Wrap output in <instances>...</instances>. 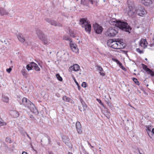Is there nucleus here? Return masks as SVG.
<instances>
[{
    "mask_svg": "<svg viewBox=\"0 0 154 154\" xmlns=\"http://www.w3.org/2000/svg\"><path fill=\"white\" fill-rule=\"evenodd\" d=\"M88 144L92 147L93 148V146H92L90 143H88Z\"/></svg>",
    "mask_w": 154,
    "mask_h": 154,
    "instance_id": "4d7b16f0",
    "label": "nucleus"
},
{
    "mask_svg": "<svg viewBox=\"0 0 154 154\" xmlns=\"http://www.w3.org/2000/svg\"><path fill=\"white\" fill-rule=\"evenodd\" d=\"M56 76L57 79L60 82H62L63 80L62 78L60 76L59 74H57L56 75Z\"/></svg>",
    "mask_w": 154,
    "mask_h": 154,
    "instance_id": "c756f323",
    "label": "nucleus"
},
{
    "mask_svg": "<svg viewBox=\"0 0 154 154\" xmlns=\"http://www.w3.org/2000/svg\"><path fill=\"white\" fill-rule=\"evenodd\" d=\"M22 154H27V152H26L23 151L22 152Z\"/></svg>",
    "mask_w": 154,
    "mask_h": 154,
    "instance_id": "603ef678",
    "label": "nucleus"
},
{
    "mask_svg": "<svg viewBox=\"0 0 154 154\" xmlns=\"http://www.w3.org/2000/svg\"><path fill=\"white\" fill-rule=\"evenodd\" d=\"M73 79L75 83H76V85H77V86H79V87H80V86L79 85L78 83L76 81L75 78L73 76Z\"/></svg>",
    "mask_w": 154,
    "mask_h": 154,
    "instance_id": "ea45409f",
    "label": "nucleus"
},
{
    "mask_svg": "<svg viewBox=\"0 0 154 154\" xmlns=\"http://www.w3.org/2000/svg\"><path fill=\"white\" fill-rule=\"evenodd\" d=\"M139 153L140 154H143L142 153H141L140 152V151H139Z\"/></svg>",
    "mask_w": 154,
    "mask_h": 154,
    "instance_id": "0e129e2a",
    "label": "nucleus"
},
{
    "mask_svg": "<svg viewBox=\"0 0 154 154\" xmlns=\"http://www.w3.org/2000/svg\"><path fill=\"white\" fill-rule=\"evenodd\" d=\"M21 72L25 78H26L27 77L28 74L27 72V71L26 70L25 67H23L21 71Z\"/></svg>",
    "mask_w": 154,
    "mask_h": 154,
    "instance_id": "6ab92c4d",
    "label": "nucleus"
},
{
    "mask_svg": "<svg viewBox=\"0 0 154 154\" xmlns=\"http://www.w3.org/2000/svg\"><path fill=\"white\" fill-rule=\"evenodd\" d=\"M114 41V39H110L108 40L107 42V45L109 47H111V45L113 43Z\"/></svg>",
    "mask_w": 154,
    "mask_h": 154,
    "instance_id": "a878e982",
    "label": "nucleus"
},
{
    "mask_svg": "<svg viewBox=\"0 0 154 154\" xmlns=\"http://www.w3.org/2000/svg\"><path fill=\"white\" fill-rule=\"evenodd\" d=\"M94 28L95 32L97 34H101L103 30V27L97 23L94 25Z\"/></svg>",
    "mask_w": 154,
    "mask_h": 154,
    "instance_id": "39448f33",
    "label": "nucleus"
},
{
    "mask_svg": "<svg viewBox=\"0 0 154 154\" xmlns=\"http://www.w3.org/2000/svg\"><path fill=\"white\" fill-rule=\"evenodd\" d=\"M123 51L125 52V51Z\"/></svg>",
    "mask_w": 154,
    "mask_h": 154,
    "instance_id": "774afa93",
    "label": "nucleus"
},
{
    "mask_svg": "<svg viewBox=\"0 0 154 154\" xmlns=\"http://www.w3.org/2000/svg\"><path fill=\"white\" fill-rule=\"evenodd\" d=\"M47 138H48V140L49 143H50L51 142V140H50V137H49L48 136H47Z\"/></svg>",
    "mask_w": 154,
    "mask_h": 154,
    "instance_id": "49530a36",
    "label": "nucleus"
},
{
    "mask_svg": "<svg viewBox=\"0 0 154 154\" xmlns=\"http://www.w3.org/2000/svg\"><path fill=\"white\" fill-rule=\"evenodd\" d=\"M121 46L119 47V49L124 48L126 46V45L123 42H121Z\"/></svg>",
    "mask_w": 154,
    "mask_h": 154,
    "instance_id": "473e14b6",
    "label": "nucleus"
},
{
    "mask_svg": "<svg viewBox=\"0 0 154 154\" xmlns=\"http://www.w3.org/2000/svg\"><path fill=\"white\" fill-rule=\"evenodd\" d=\"M80 101L81 103H82V106L83 108V111H85L86 109H87V106L84 101L82 99Z\"/></svg>",
    "mask_w": 154,
    "mask_h": 154,
    "instance_id": "b1692460",
    "label": "nucleus"
},
{
    "mask_svg": "<svg viewBox=\"0 0 154 154\" xmlns=\"http://www.w3.org/2000/svg\"><path fill=\"white\" fill-rule=\"evenodd\" d=\"M20 105L23 104L25 107L28 108L31 112L37 115L38 114V112L34 105L29 100H28L26 97H23L22 100H17Z\"/></svg>",
    "mask_w": 154,
    "mask_h": 154,
    "instance_id": "7ed1b4c3",
    "label": "nucleus"
},
{
    "mask_svg": "<svg viewBox=\"0 0 154 154\" xmlns=\"http://www.w3.org/2000/svg\"><path fill=\"white\" fill-rule=\"evenodd\" d=\"M2 100L3 102L8 103V102L9 98L8 97L5 95H2Z\"/></svg>",
    "mask_w": 154,
    "mask_h": 154,
    "instance_id": "393cba45",
    "label": "nucleus"
},
{
    "mask_svg": "<svg viewBox=\"0 0 154 154\" xmlns=\"http://www.w3.org/2000/svg\"><path fill=\"white\" fill-rule=\"evenodd\" d=\"M97 100L98 101V102L100 104L102 105L103 106V103H102L100 99H97Z\"/></svg>",
    "mask_w": 154,
    "mask_h": 154,
    "instance_id": "c03bdc74",
    "label": "nucleus"
},
{
    "mask_svg": "<svg viewBox=\"0 0 154 154\" xmlns=\"http://www.w3.org/2000/svg\"><path fill=\"white\" fill-rule=\"evenodd\" d=\"M133 80L137 85H139V82L138 81L137 79L136 78H133Z\"/></svg>",
    "mask_w": 154,
    "mask_h": 154,
    "instance_id": "72a5a7b5",
    "label": "nucleus"
},
{
    "mask_svg": "<svg viewBox=\"0 0 154 154\" xmlns=\"http://www.w3.org/2000/svg\"><path fill=\"white\" fill-rule=\"evenodd\" d=\"M33 62H31L29 64L27 65L26 66V68L28 71L32 70V68H33Z\"/></svg>",
    "mask_w": 154,
    "mask_h": 154,
    "instance_id": "aec40b11",
    "label": "nucleus"
},
{
    "mask_svg": "<svg viewBox=\"0 0 154 154\" xmlns=\"http://www.w3.org/2000/svg\"><path fill=\"white\" fill-rule=\"evenodd\" d=\"M146 82H147V81L146 80H145L144 81V83H146Z\"/></svg>",
    "mask_w": 154,
    "mask_h": 154,
    "instance_id": "13d9d810",
    "label": "nucleus"
},
{
    "mask_svg": "<svg viewBox=\"0 0 154 154\" xmlns=\"http://www.w3.org/2000/svg\"><path fill=\"white\" fill-rule=\"evenodd\" d=\"M10 113L11 116L14 118H17L19 116V113L16 110H12L11 111Z\"/></svg>",
    "mask_w": 154,
    "mask_h": 154,
    "instance_id": "9b49d317",
    "label": "nucleus"
},
{
    "mask_svg": "<svg viewBox=\"0 0 154 154\" xmlns=\"http://www.w3.org/2000/svg\"><path fill=\"white\" fill-rule=\"evenodd\" d=\"M45 20L47 22L50 23L51 25H54L55 22V21L52 20H51L49 18H45Z\"/></svg>",
    "mask_w": 154,
    "mask_h": 154,
    "instance_id": "4be33fe9",
    "label": "nucleus"
},
{
    "mask_svg": "<svg viewBox=\"0 0 154 154\" xmlns=\"http://www.w3.org/2000/svg\"><path fill=\"white\" fill-rule=\"evenodd\" d=\"M36 33L39 38L40 40L43 37L45 36L42 31L40 30L37 29L36 31Z\"/></svg>",
    "mask_w": 154,
    "mask_h": 154,
    "instance_id": "ddd939ff",
    "label": "nucleus"
},
{
    "mask_svg": "<svg viewBox=\"0 0 154 154\" xmlns=\"http://www.w3.org/2000/svg\"><path fill=\"white\" fill-rule=\"evenodd\" d=\"M42 142V140H41V142Z\"/></svg>",
    "mask_w": 154,
    "mask_h": 154,
    "instance_id": "338daca9",
    "label": "nucleus"
},
{
    "mask_svg": "<svg viewBox=\"0 0 154 154\" xmlns=\"http://www.w3.org/2000/svg\"><path fill=\"white\" fill-rule=\"evenodd\" d=\"M113 21L110 20L109 23L111 25H115L116 27H109L106 32L105 35L106 36L113 37L116 35L118 32V28L121 29L130 33L132 30L131 27L128 23L124 21L120 20H115Z\"/></svg>",
    "mask_w": 154,
    "mask_h": 154,
    "instance_id": "f257e3e1",
    "label": "nucleus"
},
{
    "mask_svg": "<svg viewBox=\"0 0 154 154\" xmlns=\"http://www.w3.org/2000/svg\"><path fill=\"white\" fill-rule=\"evenodd\" d=\"M141 2L143 5L146 6H149L152 3V0H141Z\"/></svg>",
    "mask_w": 154,
    "mask_h": 154,
    "instance_id": "4468645a",
    "label": "nucleus"
},
{
    "mask_svg": "<svg viewBox=\"0 0 154 154\" xmlns=\"http://www.w3.org/2000/svg\"><path fill=\"white\" fill-rule=\"evenodd\" d=\"M116 63L119 65V66L121 67L122 66V63L119 60H116Z\"/></svg>",
    "mask_w": 154,
    "mask_h": 154,
    "instance_id": "a19ab883",
    "label": "nucleus"
},
{
    "mask_svg": "<svg viewBox=\"0 0 154 154\" xmlns=\"http://www.w3.org/2000/svg\"><path fill=\"white\" fill-rule=\"evenodd\" d=\"M69 33H70V35L71 36L73 37V38H75V35L74 34V32H72V31H69Z\"/></svg>",
    "mask_w": 154,
    "mask_h": 154,
    "instance_id": "e433bc0d",
    "label": "nucleus"
},
{
    "mask_svg": "<svg viewBox=\"0 0 154 154\" xmlns=\"http://www.w3.org/2000/svg\"><path fill=\"white\" fill-rule=\"evenodd\" d=\"M145 60H147V59L146 58H145Z\"/></svg>",
    "mask_w": 154,
    "mask_h": 154,
    "instance_id": "e2e57ef3",
    "label": "nucleus"
},
{
    "mask_svg": "<svg viewBox=\"0 0 154 154\" xmlns=\"http://www.w3.org/2000/svg\"><path fill=\"white\" fill-rule=\"evenodd\" d=\"M151 132H152V135H151V136L152 137V134H154V128H153L152 129V131Z\"/></svg>",
    "mask_w": 154,
    "mask_h": 154,
    "instance_id": "8fccbe9b",
    "label": "nucleus"
},
{
    "mask_svg": "<svg viewBox=\"0 0 154 154\" xmlns=\"http://www.w3.org/2000/svg\"><path fill=\"white\" fill-rule=\"evenodd\" d=\"M117 44H118V47H117V49H119V47L121 46V42L119 41H119H117Z\"/></svg>",
    "mask_w": 154,
    "mask_h": 154,
    "instance_id": "4c0bfd02",
    "label": "nucleus"
},
{
    "mask_svg": "<svg viewBox=\"0 0 154 154\" xmlns=\"http://www.w3.org/2000/svg\"><path fill=\"white\" fill-rule=\"evenodd\" d=\"M9 14L8 12L2 8H0V14L1 16L8 15Z\"/></svg>",
    "mask_w": 154,
    "mask_h": 154,
    "instance_id": "dca6fc26",
    "label": "nucleus"
},
{
    "mask_svg": "<svg viewBox=\"0 0 154 154\" xmlns=\"http://www.w3.org/2000/svg\"><path fill=\"white\" fill-rule=\"evenodd\" d=\"M93 1L92 0H81V4L85 6H88L89 2L93 4Z\"/></svg>",
    "mask_w": 154,
    "mask_h": 154,
    "instance_id": "9d476101",
    "label": "nucleus"
},
{
    "mask_svg": "<svg viewBox=\"0 0 154 154\" xmlns=\"http://www.w3.org/2000/svg\"><path fill=\"white\" fill-rule=\"evenodd\" d=\"M5 141L6 142L9 143H11V139L10 137H7L6 138Z\"/></svg>",
    "mask_w": 154,
    "mask_h": 154,
    "instance_id": "c9c22d12",
    "label": "nucleus"
},
{
    "mask_svg": "<svg viewBox=\"0 0 154 154\" xmlns=\"http://www.w3.org/2000/svg\"><path fill=\"white\" fill-rule=\"evenodd\" d=\"M33 67L34 68V69L36 71H39L40 70V68L38 66V65L35 63L33 62Z\"/></svg>",
    "mask_w": 154,
    "mask_h": 154,
    "instance_id": "5701e85b",
    "label": "nucleus"
},
{
    "mask_svg": "<svg viewBox=\"0 0 154 154\" xmlns=\"http://www.w3.org/2000/svg\"><path fill=\"white\" fill-rule=\"evenodd\" d=\"M3 75V72L1 71H0V77H2Z\"/></svg>",
    "mask_w": 154,
    "mask_h": 154,
    "instance_id": "09e8293b",
    "label": "nucleus"
},
{
    "mask_svg": "<svg viewBox=\"0 0 154 154\" xmlns=\"http://www.w3.org/2000/svg\"><path fill=\"white\" fill-rule=\"evenodd\" d=\"M134 8V5L133 4H129L128 8V14L129 16L132 17H135L137 14L140 16H143L146 14L144 8L142 6H138Z\"/></svg>",
    "mask_w": 154,
    "mask_h": 154,
    "instance_id": "f03ea898",
    "label": "nucleus"
},
{
    "mask_svg": "<svg viewBox=\"0 0 154 154\" xmlns=\"http://www.w3.org/2000/svg\"><path fill=\"white\" fill-rule=\"evenodd\" d=\"M146 131L148 135L150 137L152 138V137L151 136V135H152V131H151L152 128L151 126L149 125L146 126Z\"/></svg>",
    "mask_w": 154,
    "mask_h": 154,
    "instance_id": "f3484780",
    "label": "nucleus"
},
{
    "mask_svg": "<svg viewBox=\"0 0 154 154\" xmlns=\"http://www.w3.org/2000/svg\"><path fill=\"white\" fill-rule=\"evenodd\" d=\"M87 84L85 82H83L82 84V87L85 88L86 87Z\"/></svg>",
    "mask_w": 154,
    "mask_h": 154,
    "instance_id": "79ce46f5",
    "label": "nucleus"
},
{
    "mask_svg": "<svg viewBox=\"0 0 154 154\" xmlns=\"http://www.w3.org/2000/svg\"><path fill=\"white\" fill-rule=\"evenodd\" d=\"M107 103H108V105L109 106V104H110V103L109 102V101H107Z\"/></svg>",
    "mask_w": 154,
    "mask_h": 154,
    "instance_id": "6e6d98bb",
    "label": "nucleus"
},
{
    "mask_svg": "<svg viewBox=\"0 0 154 154\" xmlns=\"http://www.w3.org/2000/svg\"><path fill=\"white\" fill-rule=\"evenodd\" d=\"M63 142L66 145H68L69 142V138L67 137L64 136L62 138Z\"/></svg>",
    "mask_w": 154,
    "mask_h": 154,
    "instance_id": "412c9836",
    "label": "nucleus"
},
{
    "mask_svg": "<svg viewBox=\"0 0 154 154\" xmlns=\"http://www.w3.org/2000/svg\"><path fill=\"white\" fill-rule=\"evenodd\" d=\"M41 40H42L44 44L46 45H48L50 43V40L46 35L43 37Z\"/></svg>",
    "mask_w": 154,
    "mask_h": 154,
    "instance_id": "1a4fd4ad",
    "label": "nucleus"
},
{
    "mask_svg": "<svg viewBox=\"0 0 154 154\" xmlns=\"http://www.w3.org/2000/svg\"><path fill=\"white\" fill-rule=\"evenodd\" d=\"M63 39L65 40L69 41L70 42H72V39L66 35H64L63 36Z\"/></svg>",
    "mask_w": 154,
    "mask_h": 154,
    "instance_id": "c85d7f7f",
    "label": "nucleus"
},
{
    "mask_svg": "<svg viewBox=\"0 0 154 154\" xmlns=\"http://www.w3.org/2000/svg\"><path fill=\"white\" fill-rule=\"evenodd\" d=\"M69 69H73L75 71H77L79 69L80 66L78 64H75L70 66Z\"/></svg>",
    "mask_w": 154,
    "mask_h": 154,
    "instance_id": "2eb2a0df",
    "label": "nucleus"
},
{
    "mask_svg": "<svg viewBox=\"0 0 154 154\" xmlns=\"http://www.w3.org/2000/svg\"><path fill=\"white\" fill-rule=\"evenodd\" d=\"M100 74L102 76H104L105 75V73L103 71H101L100 72Z\"/></svg>",
    "mask_w": 154,
    "mask_h": 154,
    "instance_id": "37998d69",
    "label": "nucleus"
},
{
    "mask_svg": "<svg viewBox=\"0 0 154 154\" xmlns=\"http://www.w3.org/2000/svg\"><path fill=\"white\" fill-rule=\"evenodd\" d=\"M97 69L100 72L103 71V69L102 67L100 66H97Z\"/></svg>",
    "mask_w": 154,
    "mask_h": 154,
    "instance_id": "58836bf2",
    "label": "nucleus"
},
{
    "mask_svg": "<svg viewBox=\"0 0 154 154\" xmlns=\"http://www.w3.org/2000/svg\"><path fill=\"white\" fill-rule=\"evenodd\" d=\"M123 70L126 71V69L124 67L123 65L120 67Z\"/></svg>",
    "mask_w": 154,
    "mask_h": 154,
    "instance_id": "de8ad7c7",
    "label": "nucleus"
},
{
    "mask_svg": "<svg viewBox=\"0 0 154 154\" xmlns=\"http://www.w3.org/2000/svg\"><path fill=\"white\" fill-rule=\"evenodd\" d=\"M56 96H57V97H60V95L59 94L57 93V94H56Z\"/></svg>",
    "mask_w": 154,
    "mask_h": 154,
    "instance_id": "864d4df0",
    "label": "nucleus"
},
{
    "mask_svg": "<svg viewBox=\"0 0 154 154\" xmlns=\"http://www.w3.org/2000/svg\"><path fill=\"white\" fill-rule=\"evenodd\" d=\"M1 120H2V121L0 120V126L6 125V123L5 122H4L1 118Z\"/></svg>",
    "mask_w": 154,
    "mask_h": 154,
    "instance_id": "7c9ffc66",
    "label": "nucleus"
},
{
    "mask_svg": "<svg viewBox=\"0 0 154 154\" xmlns=\"http://www.w3.org/2000/svg\"><path fill=\"white\" fill-rule=\"evenodd\" d=\"M79 109L81 111H82V110L79 107Z\"/></svg>",
    "mask_w": 154,
    "mask_h": 154,
    "instance_id": "052dcab7",
    "label": "nucleus"
},
{
    "mask_svg": "<svg viewBox=\"0 0 154 154\" xmlns=\"http://www.w3.org/2000/svg\"><path fill=\"white\" fill-rule=\"evenodd\" d=\"M17 38L19 41L22 42H23L25 41V39L20 35H17Z\"/></svg>",
    "mask_w": 154,
    "mask_h": 154,
    "instance_id": "bb28decb",
    "label": "nucleus"
},
{
    "mask_svg": "<svg viewBox=\"0 0 154 154\" xmlns=\"http://www.w3.org/2000/svg\"><path fill=\"white\" fill-rule=\"evenodd\" d=\"M117 39H114V41L113 43L111 46V47L115 49H117V47H118V44H117Z\"/></svg>",
    "mask_w": 154,
    "mask_h": 154,
    "instance_id": "a211bd4d",
    "label": "nucleus"
},
{
    "mask_svg": "<svg viewBox=\"0 0 154 154\" xmlns=\"http://www.w3.org/2000/svg\"><path fill=\"white\" fill-rule=\"evenodd\" d=\"M112 60H113L114 61H115L116 62V60H118L117 59H114V58H112Z\"/></svg>",
    "mask_w": 154,
    "mask_h": 154,
    "instance_id": "5fc2aeb1",
    "label": "nucleus"
},
{
    "mask_svg": "<svg viewBox=\"0 0 154 154\" xmlns=\"http://www.w3.org/2000/svg\"><path fill=\"white\" fill-rule=\"evenodd\" d=\"M148 85H148V84H147V85H146V86H148Z\"/></svg>",
    "mask_w": 154,
    "mask_h": 154,
    "instance_id": "69168bd1",
    "label": "nucleus"
},
{
    "mask_svg": "<svg viewBox=\"0 0 154 154\" xmlns=\"http://www.w3.org/2000/svg\"><path fill=\"white\" fill-rule=\"evenodd\" d=\"M11 69V68H10L8 69H7L6 71L8 73H9L10 72Z\"/></svg>",
    "mask_w": 154,
    "mask_h": 154,
    "instance_id": "a18cd8bd",
    "label": "nucleus"
},
{
    "mask_svg": "<svg viewBox=\"0 0 154 154\" xmlns=\"http://www.w3.org/2000/svg\"><path fill=\"white\" fill-rule=\"evenodd\" d=\"M78 88L79 90V88H80V87H79V86H78Z\"/></svg>",
    "mask_w": 154,
    "mask_h": 154,
    "instance_id": "680f3d73",
    "label": "nucleus"
},
{
    "mask_svg": "<svg viewBox=\"0 0 154 154\" xmlns=\"http://www.w3.org/2000/svg\"><path fill=\"white\" fill-rule=\"evenodd\" d=\"M79 24L82 25V27L84 28L85 31L88 33L91 31V25L89 21L87 20L85 18H81L79 20Z\"/></svg>",
    "mask_w": 154,
    "mask_h": 154,
    "instance_id": "20e7f679",
    "label": "nucleus"
},
{
    "mask_svg": "<svg viewBox=\"0 0 154 154\" xmlns=\"http://www.w3.org/2000/svg\"><path fill=\"white\" fill-rule=\"evenodd\" d=\"M63 99L64 101L68 102H70V100H71L69 98L67 97L66 96L63 97Z\"/></svg>",
    "mask_w": 154,
    "mask_h": 154,
    "instance_id": "cd10ccee",
    "label": "nucleus"
},
{
    "mask_svg": "<svg viewBox=\"0 0 154 154\" xmlns=\"http://www.w3.org/2000/svg\"><path fill=\"white\" fill-rule=\"evenodd\" d=\"M76 126L78 133L79 134H81L82 133V129L79 122H76Z\"/></svg>",
    "mask_w": 154,
    "mask_h": 154,
    "instance_id": "6e6552de",
    "label": "nucleus"
},
{
    "mask_svg": "<svg viewBox=\"0 0 154 154\" xmlns=\"http://www.w3.org/2000/svg\"><path fill=\"white\" fill-rule=\"evenodd\" d=\"M70 46L72 50L74 52L77 53L78 51V49L77 48V46L76 44L73 43V42H70Z\"/></svg>",
    "mask_w": 154,
    "mask_h": 154,
    "instance_id": "0eeeda50",
    "label": "nucleus"
},
{
    "mask_svg": "<svg viewBox=\"0 0 154 154\" xmlns=\"http://www.w3.org/2000/svg\"><path fill=\"white\" fill-rule=\"evenodd\" d=\"M26 134L27 135V137L30 139V140H31V137L29 136V135H28V134L26 133Z\"/></svg>",
    "mask_w": 154,
    "mask_h": 154,
    "instance_id": "3c124183",
    "label": "nucleus"
},
{
    "mask_svg": "<svg viewBox=\"0 0 154 154\" xmlns=\"http://www.w3.org/2000/svg\"><path fill=\"white\" fill-rule=\"evenodd\" d=\"M142 65L143 69L148 74H149L151 76H154V72L152 70L148 68L147 66L146 65L142 63Z\"/></svg>",
    "mask_w": 154,
    "mask_h": 154,
    "instance_id": "423d86ee",
    "label": "nucleus"
},
{
    "mask_svg": "<svg viewBox=\"0 0 154 154\" xmlns=\"http://www.w3.org/2000/svg\"><path fill=\"white\" fill-rule=\"evenodd\" d=\"M68 154H73L71 152H69L68 153Z\"/></svg>",
    "mask_w": 154,
    "mask_h": 154,
    "instance_id": "bf43d9fd",
    "label": "nucleus"
},
{
    "mask_svg": "<svg viewBox=\"0 0 154 154\" xmlns=\"http://www.w3.org/2000/svg\"><path fill=\"white\" fill-rule=\"evenodd\" d=\"M54 26H58V27H62V25L60 23L57 22L56 21H55L54 25Z\"/></svg>",
    "mask_w": 154,
    "mask_h": 154,
    "instance_id": "2f4dec72",
    "label": "nucleus"
},
{
    "mask_svg": "<svg viewBox=\"0 0 154 154\" xmlns=\"http://www.w3.org/2000/svg\"><path fill=\"white\" fill-rule=\"evenodd\" d=\"M136 51L137 52L139 53L140 54H143L144 52L142 50H141L139 48H137L136 49Z\"/></svg>",
    "mask_w": 154,
    "mask_h": 154,
    "instance_id": "f704fd0d",
    "label": "nucleus"
},
{
    "mask_svg": "<svg viewBox=\"0 0 154 154\" xmlns=\"http://www.w3.org/2000/svg\"><path fill=\"white\" fill-rule=\"evenodd\" d=\"M146 43H147L146 39H142L140 43V45L144 48H145L147 46Z\"/></svg>",
    "mask_w": 154,
    "mask_h": 154,
    "instance_id": "f8f14e48",
    "label": "nucleus"
}]
</instances>
